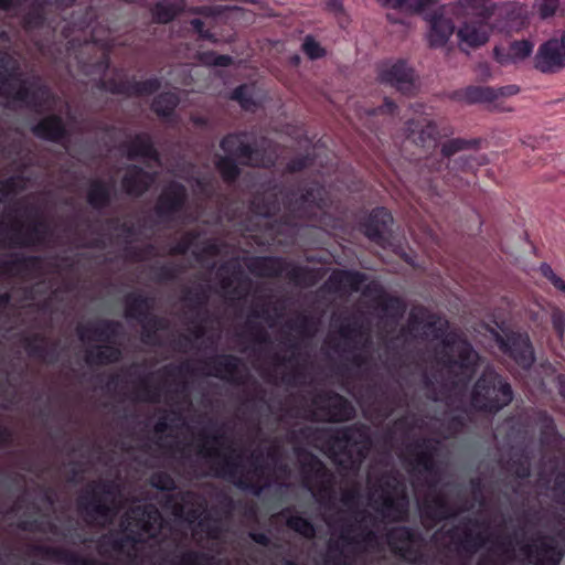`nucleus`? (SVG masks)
Here are the masks:
<instances>
[{"mask_svg":"<svg viewBox=\"0 0 565 565\" xmlns=\"http://www.w3.org/2000/svg\"><path fill=\"white\" fill-rule=\"evenodd\" d=\"M124 305L125 317L128 320L138 322L145 320V318L152 313L154 301L151 297L139 291H131L124 297Z\"/></svg>","mask_w":565,"mask_h":565,"instance_id":"obj_32","label":"nucleus"},{"mask_svg":"<svg viewBox=\"0 0 565 565\" xmlns=\"http://www.w3.org/2000/svg\"><path fill=\"white\" fill-rule=\"evenodd\" d=\"M313 419L323 423H345L353 419L356 411L343 395L332 390H320L311 398Z\"/></svg>","mask_w":565,"mask_h":565,"instance_id":"obj_13","label":"nucleus"},{"mask_svg":"<svg viewBox=\"0 0 565 565\" xmlns=\"http://www.w3.org/2000/svg\"><path fill=\"white\" fill-rule=\"evenodd\" d=\"M510 471L520 479H526L531 475V466L526 459L516 458L510 462Z\"/></svg>","mask_w":565,"mask_h":565,"instance_id":"obj_62","label":"nucleus"},{"mask_svg":"<svg viewBox=\"0 0 565 565\" xmlns=\"http://www.w3.org/2000/svg\"><path fill=\"white\" fill-rule=\"evenodd\" d=\"M307 436L326 440L339 457L337 463L343 470L356 471L367 458L372 448L370 429L364 424H353L340 428H309L302 430Z\"/></svg>","mask_w":565,"mask_h":565,"instance_id":"obj_3","label":"nucleus"},{"mask_svg":"<svg viewBox=\"0 0 565 565\" xmlns=\"http://www.w3.org/2000/svg\"><path fill=\"white\" fill-rule=\"evenodd\" d=\"M408 138L424 148L435 149L437 147V128L427 117H419L407 122Z\"/></svg>","mask_w":565,"mask_h":565,"instance_id":"obj_29","label":"nucleus"},{"mask_svg":"<svg viewBox=\"0 0 565 565\" xmlns=\"http://www.w3.org/2000/svg\"><path fill=\"white\" fill-rule=\"evenodd\" d=\"M445 7H441L433 14H426L424 18L428 23L427 41L430 47L438 49L447 44L455 31L451 19L445 17Z\"/></svg>","mask_w":565,"mask_h":565,"instance_id":"obj_26","label":"nucleus"},{"mask_svg":"<svg viewBox=\"0 0 565 565\" xmlns=\"http://www.w3.org/2000/svg\"><path fill=\"white\" fill-rule=\"evenodd\" d=\"M46 342V338L40 333L25 335L21 340L22 347L30 358L43 362L46 361L47 358H51L50 362H54L56 361L55 345L49 348Z\"/></svg>","mask_w":565,"mask_h":565,"instance_id":"obj_33","label":"nucleus"},{"mask_svg":"<svg viewBox=\"0 0 565 565\" xmlns=\"http://www.w3.org/2000/svg\"><path fill=\"white\" fill-rule=\"evenodd\" d=\"M151 278L156 282H170L178 278L179 269L172 264L152 266L150 269Z\"/></svg>","mask_w":565,"mask_h":565,"instance_id":"obj_55","label":"nucleus"},{"mask_svg":"<svg viewBox=\"0 0 565 565\" xmlns=\"http://www.w3.org/2000/svg\"><path fill=\"white\" fill-rule=\"evenodd\" d=\"M467 426V417L465 415V411L462 409V414H451L445 416V418L440 423V427L444 431L445 438H454L459 434L463 433Z\"/></svg>","mask_w":565,"mask_h":565,"instance_id":"obj_49","label":"nucleus"},{"mask_svg":"<svg viewBox=\"0 0 565 565\" xmlns=\"http://www.w3.org/2000/svg\"><path fill=\"white\" fill-rule=\"evenodd\" d=\"M551 320L557 338L562 340L565 333V311L559 308H554L552 310Z\"/></svg>","mask_w":565,"mask_h":565,"instance_id":"obj_63","label":"nucleus"},{"mask_svg":"<svg viewBox=\"0 0 565 565\" xmlns=\"http://www.w3.org/2000/svg\"><path fill=\"white\" fill-rule=\"evenodd\" d=\"M391 551L409 564H418L424 559L422 533L407 525L393 526L386 533Z\"/></svg>","mask_w":565,"mask_h":565,"instance_id":"obj_14","label":"nucleus"},{"mask_svg":"<svg viewBox=\"0 0 565 565\" xmlns=\"http://www.w3.org/2000/svg\"><path fill=\"white\" fill-rule=\"evenodd\" d=\"M149 482L151 487L160 491H173L177 488L174 479L166 471L153 472Z\"/></svg>","mask_w":565,"mask_h":565,"instance_id":"obj_58","label":"nucleus"},{"mask_svg":"<svg viewBox=\"0 0 565 565\" xmlns=\"http://www.w3.org/2000/svg\"><path fill=\"white\" fill-rule=\"evenodd\" d=\"M139 542L136 534L128 533L124 535H105L103 541L99 543V554L105 555L104 546L108 545L113 551L124 553L127 546H134Z\"/></svg>","mask_w":565,"mask_h":565,"instance_id":"obj_46","label":"nucleus"},{"mask_svg":"<svg viewBox=\"0 0 565 565\" xmlns=\"http://www.w3.org/2000/svg\"><path fill=\"white\" fill-rule=\"evenodd\" d=\"M380 490L375 510L388 522H406L409 516V499L398 478L394 475L382 476Z\"/></svg>","mask_w":565,"mask_h":565,"instance_id":"obj_11","label":"nucleus"},{"mask_svg":"<svg viewBox=\"0 0 565 565\" xmlns=\"http://www.w3.org/2000/svg\"><path fill=\"white\" fill-rule=\"evenodd\" d=\"M327 191L323 186L315 185L301 193L299 196L292 194V198L288 199V211L291 214V223L286 224L287 228L285 232L289 233V236L294 235L296 227L302 225L316 226L321 224L316 218H322L326 214L327 206Z\"/></svg>","mask_w":565,"mask_h":565,"instance_id":"obj_10","label":"nucleus"},{"mask_svg":"<svg viewBox=\"0 0 565 565\" xmlns=\"http://www.w3.org/2000/svg\"><path fill=\"white\" fill-rule=\"evenodd\" d=\"M535 66L543 73L555 72L565 66L564 33L561 39H551L540 46Z\"/></svg>","mask_w":565,"mask_h":565,"instance_id":"obj_25","label":"nucleus"},{"mask_svg":"<svg viewBox=\"0 0 565 565\" xmlns=\"http://www.w3.org/2000/svg\"><path fill=\"white\" fill-rule=\"evenodd\" d=\"M287 278L297 286L312 287L318 281L317 271L307 266H292L287 271Z\"/></svg>","mask_w":565,"mask_h":565,"instance_id":"obj_48","label":"nucleus"},{"mask_svg":"<svg viewBox=\"0 0 565 565\" xmlns=\"http://www.w3.org/2000/svg\"><path fill=\"white\" fill-rule=\"evenodd\" d=\"M513 397L508 380L494 370L486 369L472 386L470 405L477 412L495 415L510 405Z\"/></svg>","mask_w":565,"mask_h":565,"instance_id":"obj_9","label":"nucleus"},{"mask_svg":"<svg viewBox=\"0 0 565 565\" xmlns=\"http://www.w3.org/2000/svg\"><path fill=\"white\" fill-rule=\"evenodd\" d=\"M424 322L423 318L412 312L406 328L401 330L402 335L414 334L420 324H424V334L431 335L441 341V348L436 350V362L450 377L452 388L466 387L475 377L479 369L480 355L470 341L462 334L448 330V321H441L436 316Z\"/></svg>","mask_w":565,"mask_h":565,"instance_id":"obj_1","label":"nucleus"},{"mask_svg":"<svg viewBox=\"0 0 565 565\" xmlns=\"http://www.w3.org/2000/svg\"><path fill=\"white\" fill-rule=\"evenodd\" d=\"M494 8L492 0H458L450 6L452 14L462 19L457 29L458 45L462 51L480 47L489 41Z\"/></svg>","mask_w":565,"mask_h":565,"instance_id":"obj_5","label":"nucleus"},{"mask_svg":"<svg viewBox=\"0 0 565 565\" xmlns=\"http://www.w3.org/2000/svg\"><path fill=\"white\" fill-rule=\"evenodd\" d=\"M534 49L531 41H514L508 45L494 47V57L497 62L503 66L516 64L529 57Z\"/></svg>","mask_w":565,"mask_h":565,"instance_id":"obj_31","label":"nucleus"},{"mask_svg":"<svg viewBox=\"0 0 565 565\" xmlns=\"http://www.w3.org/2000/svg\"><path fill=\"white\" fill-rule=\"evenodd\" d=\"M287 264L277 257H258L248 266L250 273L264 278H279L286 270Z\"/></svg>","mask_w":565,"mask_h":565,"instance_id":"obj_36","label":"nucleus"},{"mask_svg":"<svg viewBox=\"0 0 565 565\" xmlns=\"http://www.w3.org/2000/svg\"><path fill=\"white\" fill-rule=\"evenodd\" d=\"M339 334L344 340L343 348L356 349L358 338L362 335V327L356 320L349 321L340 327Z\"/></svg>","mask_w":565,"mask_h":565,"instance_id":"obj_53","label":"nucleus"},{"mask_svg":"<svg viewBox=\"0 0 565 565\" xmlns=\"http://www.w3.org/2000/svg\"><path fill=\"white\" fill-rule=\"evenodd\" d=\"M153 181V175L134 166L128 168L122 180V188L127 193L138 195L146 191Z\"/></svg>","mask_w":565,"mask_h":565,"instance_id":"obj_39","label":"nucleus"},{"mask_svg":"<svg viewBox=\"0 0 565 565\" xmlns=\"http://www.w3.org/2000/svg\"><path fill=\"white\" fill-rule=\"evenodd\" d=\"M249 140L250 136L247 134L228 135L222 140L221 148L226 156L216 161V167L224 180L232 181L237 177L236 161L255 167H269L276 162V149L270 142L263 141L260 154L258 149L252 150Z\"/></svg>","mask_w":565,"mask_h":565,"instance_id":"obj_7","label":"nucleus"},{"mask_svg":"<svg viewBox=\"0 0 565 565\" xmlns=\"http://www.w3.org/2000/svg\"><path fill=\"white\" fill-rule=\"evenodd\" d=\"M184 301L188 302L189 309L193 313H195V317H200L201 315H207V296L203 290H188L184 297Z\"/></svg>","mask_w":565,"mask_h":565,"instance_id":"obj_52","label":"nucleus"},{"mask_svg":"<svg viewBox=\"0 0 565 565\" xmlns=\"http://www.w3.org/2000/svg\"><path fill=\"white\" fill-rule=\"evenodd\" d=\"M204 444L211 441L212 444L224 446L228 437L221 434L218 430L214 435L201 434ZM230 454H223L217 449L209 448L202 445L198 455H200L210 465L211 475L216 478L224 479L237 489L259 497L265 489L260 483L265 475V465L262 460V454L253 452L250 456L249 467L245 470V466L238 460L241 455H237L232 446L225 447Z\"/></svg>","mask_w":565,"mask_h":565,"instance_id":"obj_2","label":"nucleus"},{"mask_svg":"<svg viewBox=\"0 0 565 565\" xmlns=\"http://www.w3.org/2000/svg\"><path fill=\"white\" fill-rule=\"evenodd\" d=\"M183 0H162L153 9V17L160 23H168L184 9Z\"/></svg>","mask_w":565,"mask_h":565,"instance_id":"obj_45","label":"nucleus"},{"mask_svg":"<svg viewBox=\"0 0 565 565\" xmlns=\"http://www.w3.org/2000/svg\"><path fill=\"white\" fill-rule=\"evenodd\" d=\"M523 554L533 565H559L564 550L553 535L537 534L532 542L522 546Z\"/></svg>","mask_w":565,"mask_h":565,"instance_id":"obj_21","label":"nucleus"},{"mask_svg":"<svg viewBox=\"0 0 565 565\" xmlns=\"http://www.w3.org/2000/svg\"><path fill=\"white\" fill-rule=\"evenodd\" d=\"M232 99L237 100L239 105L246 109L252 110L255 102L252 97V87L242 85L232 93Z\"/></svg>","mask_w":565,"mask_h":565,"instance_id":"obj_61","label":"nucleus"},{"mask_svg":"<svg viewBox=\"0 0 565 565\" xmlns=\"http://www.w3.org/2000/svg\"><path fill=\"white\" fill-rule=\"evenodd\" d=\"M179 104V96L174 92H168L159 95L153 104L152 108L159 116H168Z\"/></svg>","mask_w":565,"mask_h":565,"instance_id":"obj_51","label":"nucleus"},{"mask_svg":"<svg viewBox=\"0 0 565 565\" xmlns=\"http://www.w3.org/2000/svg\"><path fill=\"white\" fill-rule=\"evenodd\" d=\"M24 225L12 220L10 215L6 214L0 218V244L9 241L11 244H20V239L25 236Z\"/></svg>","mask_w":565,"mask_h":565,"instance_id":"obj_43","label":"nucleus"},{"mask_svg":"<svg viewBox=\"0 0 565 565\" xmlns=\"http://www.w3.org/2000/svg\"><path fill=\"white\" fill-rule=\"evenodd\" d=\"M558 439V433L554 419L544 415L540 427V441L543 446H552Z\"/></svg>","mask_w":565,"mask_h":565,"instance_id":"obj_54","label":"nucleus"},{"mask_svg":"<svg viewBox=\"0 0 565 565\" xmlns=\"http://www.w3.org/2000/svg\"><path fill=\"white\" fill-rule=\"evenodd\" d=\"M141 327V341L147 345L160 344V331H167L170 327L164 317L150 313L145 320L138 321Z\"/></svg>","mask_w":565,"mask_h":565,"instance_id":"obj_34","label":"nucleus"},{"mask_svg":"<svg viewBox=\"0 0 565 565\" xmlns=\"http://www.w3.org/2000/svg\"><path fill=\"white\" fill-rule=\"evenodd\" d=\"M361 226L371 241L380 243L391 234L393 217L386 209L376 207L366 216Z\"/></svg>","mask_w":565,"mask_h":565,"instance_id":"obj_28","label":"nucleus"},{"mask_svg":"<svg viewBox=\"0 0 565 565\" xmlns=\"http://www.w3.org/2000/svg\"><path fill=\"white\" fill-rule=\"evenodd\" d=\"M113 190V184L104 181H95L90 184L88 191V202L95 209L104 207Z\"/></svg>","mask_w":565,"mask_h":565,"instance_id":"obj_47","label":"nucleus"},{"mask_svg":"<svg viewBox=\"0 0 565 565\" xmlns=\"http://www.w3.org/2000/svg\"><path fill=\"white\" fill-rule=\"evenodd\" d=\"M281 518H285L286 526L297 533L298 535L312 540L316 537L317 530L315 524L307 518L299 513H294L291 508H285L279 512Z\"/></svg>","mask_w":565,"mask_h":565,"instance_id":"obj_35","label":"nucleus"},{"mask_svg":"<svg viewBox=\"0 0 565 565\" xmlns=\"http://www.w3.org/2000/svg\"><path fill=\"white\" fill-rule=\"evenodd\" d=\"M366 393L372 398L380 417L386 419L394 413L397 405L396 396L390 392L386 385L377 382L370 383L366 386Z\"/></svg>","mask_w":565,"mask_h":565,"instance_id":"obj_30","label":"nucleus"},{"mask_svg":"<svg viewBox=\"0 0 565 565\" xmlns=\"http://www.w3.org/2000/svg\"><path fill=\"white\" fill-rule=\"evenodd\" d=\"M193 370L191 369L189 363H183L179 365L168 364L161 367L157 373L164 379L166 382L169 380L175 381L177 377H180L184 374H191Z\"/></svg>","mask_w":565,"mask_h":565,"instance_id":"obj_59","label":"nucleus"},{"mask_svg":"<svg viewBox=\"0 0 565 565\" xmlns=\"http://www.w3.org/2000/svg\"><path fill=\"white\" fill-rule=\"evenodd\" d=\"M34 134L43 139L60 141L64 137V125L60 117L49 116L40 121L33 129Z\"/></svg>","mask_w":565,"mask_h":565,"instance_id":"obj_42","label":"nucleus"},{"mask_svg":"<svg viewBox=\"0 0 565 565\" xmlns=\"http://www.w3.org/2000/svg\"><path fill=\"white\" fill-rule=\"evenodd\" d=\"M297 455L302 457L300 461L301 475L307 487L317 486V494L321 498H330L333 494L334 476L324 462L315 454L298 449Z\"/></svg>","mask_w":565,"mask_h":565,"instance_id":"obj_17","label":"nucleus"},{"mask_svg":"<svg viewBox=\"0 0 565 565\" xmlns=\"http://www.w3.org/2000/svg\"><path fill=\"white\" fill-rule=\"evenodd\" d=\"M552 490L555 501L565 504V471H561L555 476Z\"/></svg>","mask_w":565,"mask_h":565,"instance_id":"obj_64","label":"nucleus"},{"mask_svg":"<svg viewBox=\"0 0 565 565\" xmlns=\"http://www.w3.org/2000/svg\"><path fill=\"white\" fill-rule=\"evenodd\" d=\"M282 343L286 351L290 352V355L276 353L273 355V364L276 367L289 366V370L281 374L280 383L286 386L298 387L302 385L307 379L305 365L299 362L301 356L299 342L290 334H287Z\"/></svg>","mask_w":565,"mask_h":565,"instance_id":"obj_19","label":"nucleus"},{"mask_svg":"<svg viewBox=\"0 0 565 565\" xmlns=\"http://www.w3.org/2000/svg\"><path fill=\"white\" fill-rule=\"evenodd\" d=\"M137 398L143 402L157 403L159 402V390L149 384V377L140 379L136 387Z\"/></svg>","mask_w":565,"mask_h":565,"instance_id":"obj_57","label":"nucleus"},{"mask_svg":"<svg viewBox=\"0 0 565 565\" xmlns=\"http://www.w3.org/2000/svg\"><path fill=\"white\" fill-rule=\"evenodd\" d=\"M379 77L397 90L408 94L415 87L414 71L404 61L385 62L381 65Z\"/></svg>","mask_w":565,"mask_h":565,"instance_id":"obj_24","label":"nucleus"},{"mask_svg":"<svg viewBox=\"0 0 565 565\" xmlns=\"http://www.w3.org/2000/svg\"><path fill=\"white\" fill-rule=\"evenodd\" d=\"M185 189L177 183L170 184L160 195L157 212L160 217L179 218L184 213Z\"/></svg>","mask_w":565,"mask_h":565,"instance_id":"obj_27","label":"nucleus"},{"mask_svg":"<svg viewBox=\"0 0 565 565\" xmlns=\"http://www.w3.org/2000/svg\"><path fill=\"white\" fill-rule=\"evenodd\" d=\"M119 484L114 480H93L81 490L76 508L88 524L110 522L119 510Z\"/></svg>","mask_w":565,"mask_h":565,"instance_id":"obj_8","label":"nucleus"},{"mask_svg":"<svg viewBox=\"0 0 565 565\" xmlns=\"http://www.w3.org/2000/svg\"><path fill=\"white\" fill-rule=\"evenodd\" d=\"M52 99L50 89L43 86L39 78L24 77L14 58L7 56L1 60L0 105H26L43 110L50 108Z\"/></svg>","mask_w":565,"mask_h":565,"instance_id":"obj_4","label":"nucleus"},{"mask_svg":"<svg viewBox=\"0 0 565 565\" xmlns=\"http://www.w3.org/2000/svg\"><path fill=\"white\" fill-rule=\"evenodd\" d=\"M204 365L210 369V375L235 386H243L250 379L243 360L234 354L213 355L204 361Z\"/></svg>","mask_w":565,"mask_h":565,"instance_id":"obj_18","label":"nucleus"},{"mask_svg":"<svg viewBox=\"0 0 565 565\" xmlns=\"http://www.w3.org/2000/svg\"><path fill=\"white\" fill-rule=\"evenodd\" d=\"M519 92L516 85H508L499 88L492 87H473L467 93V97L473 103H488L498 99L499 97L512 96Z\"/></svg>","mask_w":565,"mask_h":565,"instance_id":"obj_40","label":"nucleus"},{"mask_svg":"<svg viewBox=\"0 0 565 565\" xmlns=\"http://www.w3.org/2000/svg\"><path fill=\"white\" fill-rule=\"evenodd\" d=\"M30 554L46 561L63 563L66 565H118L115 562L100 561L95 557L82 556L77 552L63 547L34 544L30 547Z\"/></svg>","mask_w":565,"mask_h":565,"instance_id":"obj_22","label":"nucleus"},{"mask_svg":"<svg viewBox=\"0 0 565 565\" xmlns=\"http://www.w3.org/2000/svg\"><path fill=\"white\" fill-rule=\"evenodd\" d=\"M131 516L136 522V525L143 532H149L152 527L151 521L158 516L157 510L148 507L137 505L130 510Z\"/></svg>","mask_w":565,"mask_h":565,"instance_id":"obj_50","label":"nucleus"},{"mask_svg":"<svg viewBox=\"0 0 565 565\" xmlns=\"http://www.w3.org/2000/svg\"><path fill=\"white\" fill-rule=\"evenodd\" d=\"M127 154L130 159L141 158L149 163L159 164V156L148 135H138L131 139L127 145Z\"/></svg>","mask_w":565,"mask_h":565,"instance_id":"obj_37","label":"nucleus"},{"mask_svg":"<svg viewBox=\"0 0 565 565\" xmlns=\"http://www.w3.org/2000/svg\"><path fill=\"white\" fill-rule=\"evenodd\" d=\"M495 342L500 351L511 358L522 369H530L534 363V350L526 333L509 332L504 335L495 333Z\"/></svg>","mask_w":565,"mask_h":565,"instance_id":"obj_20","label":"nucleus"},{"mask_svg":"<svg viewBox=\"0 0 565 565\" xmlns=\"http://www.w3.org/2000/svg\"><path fill=\"white\" fill-rule=\"evenodd\" d=\"M210 561L207 554L200 552L188 550L183 552L179 558V561L172 565H205Z\"/></svg>","mask_w":565,"mask_h":565,"instance_id":"obj_60","label":"nucleus"},{"mask_svg":"<svg viewBox=\"0 0 565 565\" xmlns=\"http://www.w3.org/2000/svg\"><path fill=\"white\" fill-rule=\"evenodd\" d=\"M479 520L471 516H463L458 524L446 530L444 535L449 540V548L459 557L471 558L488 542L482 532L473 531L479 527Z\"/></svg>","mask_w":565,"mask_h":565,"instance_id":"obj_12","label":"nucleus"},{"mask_svg":"<svg viewBox=\"0 0 565 565\" xmlns=\"http://www.w3.org/2000/svg\"><path fill=\"white\" fill-rule=\"evenodd\" d=\"M253 211L257 216L263 218V226H269L268 231L270 236H289V233L285 232L287 228L286 224L291 223V214L288 211V204L285 206L284 220H280L279 222L275 221V224H270L268 221V218L275 214V206H266L260 209L256 202H253Z\"/></svg>","mask_w":565,"mask_h":565,"instance_id":"obj_38","label":"nucleus"},{"mask_svg":"<svg viewBox=\"0 0 565 565\" xmlns=\"http://www.w3.org/2000/svg\"><path fill=\"white\" fill-rule=\"evenodd\" d=\"M76 334L82 342L96 341L103 344L94 345L85 351L84 361L89 366H105L117 363L122 352L116 340L124 334V326L118 320L98 319L76 327Z\"/></svg>","mask_w":565,"mask_h":565,"instance_id":"obj_6","label":"nucleus"},{"mask_svg":"<svg viewBox=\"0 0 565 565\" xmlns=\"http://www.w3.org/2000/svg\"><path fill=\"white\" fill-rule=\"evenodd\" d=\"M365 280V275L360 271L352 270H337L333 271L327 284L334 290H340L342 287H349L353 291H358Z\"/></svg>","mask_w":565,"mask_h":565,"instance_id":"obj_41","label":"nucleus"},{"mask_svg":"<svg viewBox=\"0 0 565 565\" xmlns=\"http://www.w3.org/2000/svg\"><path fill=\"white\" fill-rule=\"evenodd\" d=\"M355 530V525L349 524L342 529L339 540L329 541L323 558L326 565H344L348 559L347 547L355 551L360 548L361 544L369 545L376 540V535L372 530L362 529L356 535H353Z\"/></svg>","mask_w":565,"mask_h":565,"instance_id":"obj_16","label":"nucleus"},{"mask_svg":"<svg viewBox=\"0 0 565 565\" xmlns=\"http://www.w3.org/2000/svg\"><path fill=\"white\" fill-rule=\"evenodd\" d=\"M333 349L338 352L351 353V356H348L347 360L354 367L362 369L367 366L371 363V356L362 351H358L359 348H342L339 343L333 345Z\"/></svg>","mask_w":565,"mask_h":565,"instance_id":"obj_56","label":"nucleus"},{"mask_svg":"<svg viewBox=\"0 0 565 565\" xmlns=\"http://www.w3.org/2000/svg\"><path fill=\"white\" fill-rule=\"evenodd\" d=\"M438 445L437 439L420 438L408 447L409 454L414 456V466L428 475L426 479H440V472L435 460Z\"/></svg>","mask_w":565,"mask_h":565,"instance_id":"obj_23","label":"nucleus"},{"mask_svg":"<svg viewBox=\"0 0 565 565\" xmlns=\"http://www.w3.org/2000/svg\"><path fill=\"white\" fill-rule=\"evenodd\" d=\"M440 479H426L428 493L420 505V516L426 525L435 526L443 521L456 518L460 512L448 498L438 490Z\"/></svg>","mask_w":565,"mask_h":565,"instance_id":"obj_15","label":"nucleus"},{"mask_svg":"<svg viewBox=\"0 0 565 565\" xmlns=\"http://www.w3.org/2000/svg\"><path fill=\"white\" fill-rule=\"evenodd\" d=\"M376 303L377 307L393 320V322H396L402 318L406 310V306L399 297L385 292H382V295L376 298Z\"/></svg>","mask_w":565,"mask_h":565,"instance_id":"obj_44","label":"nucleus"}]
</instances>
